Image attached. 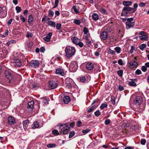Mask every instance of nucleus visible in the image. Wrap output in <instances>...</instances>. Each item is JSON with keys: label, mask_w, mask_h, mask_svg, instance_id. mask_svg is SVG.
<instances>
[{"label": "nucleus", "mask_w": 149, "mask_h": 149, "mask_svg": "<svg viewBox=\"0 0 149 149\" xmlns=\"http://www.w3.org/2000/svg\"><path fill=\"white\" fill-rule=\"evenodd\" d=\"M77 45L79 46L80 47H82L84 46V44L82 42H80V41L79 42V43L78 44L76 45Z\"/></svg>", "instance_id": "4d7b16f0"}, {"label": "nucleus", "mask_w": 149, "mask_h": 149, "mask_svg": "<svg viewBox=\"0 0 149 149\" xmlns=\"http://www.w3.org/2000/svg\"><path fill=\"white\" fill-rule=\"evenodd\" d=\"M81 6V5L80 4H77L75 5L74 6L72 9V11H74L73 13L78 14L80 13L79 7Z\"/></svg>", "instance_id": "9d476101"}, {"label": "nucleus", "mask_w": 149, "mask_h": 149, "mask_svg": "<svg viewBox=\"0 0 149 149\" xmlns=\"http://www.w3.org/2000/svg\"><path fill=\"white\" fill-rule=\"evenodd\" d=\"M90 131V130L87 129L86 130H84L82 131V132L84 134H86L89 132Z\"/></svg>", "instance_id": "6e6d98bb"}, {"label": "nucleus", "mask_w": 149, "mask_h": 149, "mask_svg": "<svg viewBox=\"0 0 149 149\" xmlns=\"http://www.w3.org/2000/svg\"><path fill=\"white\" fill-rule=\"evenodd\" d=\"M111 122L110 120L109 119H108L106 120L104 122V123L106 125H108L110 124Z\"/></svg>", "instance_id": "680f3d73"}, {"label": "nucleus", "mask_w": 149, "mask_h": 149, "mask_svg": "<svg viewBox=\"0 0 149 149\" xmlns=\"http://www.w3.org/2000/svg\"><path fill=\"white\" fill-rule=\"evenodd\" d=\"M91 77L89 75L87 74L84 77H82L80 78V81L83 83L87 82L90 80Z\"/></svg>", "instance_id": "9b49d317"}, {"label": "nucleus", "mask_w": 149, "mask_h": 149, "mask_svg": "<svg viewBox=\"0 0 149 149\" xmlns=\"http://www.w3.org/2000/svg\"><path fill=\"white\" fill-rule=\"evenodd\" d=\"M139 38L141 40H142L147 41L148 40V37H144L143 36H139Z\"/></svg>", "instance_id": "58836bf2"}, {"label": "nucleus", "mask_w": 149, "mask_h": 149, "mask_svg": "<svg viewBox=\"0 0 149 149\" xmlns=\"http://www.w3.org/2000/svg\"><path fill=\"white\" fill-rule=\"evenodd\" d=\"M146 140L145 139H142L141 141V144L143 145H145L146 143Z\"/></svg>", "instance_id": "69168bd1"}, {"label": "nucleus", "mask_w": 149, "mask_h": 149, "mask_svg": "<svg viewBox=\"0 0 149 149\" xmlns=\"http://www.w3.org/2000/svg\"><path fill=\"white\" fill-rule=\"evenodd\" d=\"M33 17L32 15H30L28 17V22L29 24H31L33 21Z\"/></svg>", "instance_id": "2f4dec72"}, {"label": "nucleus", "mask_w": 149, "mask_h": 149, "mask_svg": "<svg viewBox=\"0 0 149 149\" xmlns=\"http://www.w3.org/2000/svg\"><path fill=\"white\" fill-rule=\"evenodd\" d=\"M132 2L130 1H124L123 2V4L125 6H128L132 4Z\"/></svg>", "instance_id": "c85d7f7f"}, {"label": "nucleus", "mask_w": 149, "mask_h": 149, "mask_svg": "<svg viewBox=\"0 0 149 149\" xmlns=\"http://www.w3.org/2000/svg\"><path fill=\"white\" fill-rule=\"evenodd\" d=\"M56 74H59L62 76H63L64 75V72L63 70L60 68L56 69Z\"/></svg>", "instance_id": "a211bd4d"}, {"label": "nucleus", "mask_w": 149, "mask_h": 149, "mask_svg": "<svg viewBox=\"0 0 149 149\" xmlns=\"http://www.w3.org/2000/svg\"><path fill=\"white\" fill-rule=\"evenodd\" d=\"M63 100L65 104H68L70 101V97L68 96H66L63 97Z\"/></svg>", "instance_id": "5701e85b"}, {"label": "nucleus", "mask_w": 149, "mask_h": 149, "mask_svg": "<svg viewBox=\"0 0 149 149\" xmlns=\"http://www.w3.org/2000/svg\"><path fill=\"white\" fill-rule=\"evenodd\" d=\"M94 114L95 116L98 117L100 115V112L99 110H97L95 112Z\"/></svg>", "instance_id": "8fccbe9b"}, {"label": "nucleus", "mask_w": 149, "mask_h": 149, "mask_svg": "<svg viewBox=\"0 0 149 149\" xmlns=\"http://www.w3.org/2000/svg\"><path fill=\"white\" fill-rule=\"evenodd\" d=\"M29 123V120H26L23 122V125L24 129L27 128Z\"/></svg>", "instance_id": "cd10ccee"}, {"label": "nucleus", "mask_w": 149, "mask_h": 149, "mask_svg": "<svg viewBox=\"0 0 149 149\" xmlns=\"http://www.w3.org/2000/svg\"><path fill=\"white\" fill-rule=\"evenodd\" d=\"M139 35H141V36H143L144 37H148V36L146 34V33L143 31H142L140 32L139 33Z\"/></svg>", "instance_id": "e433bc0d"}, {"label": "nucleus", "mask_w": 149, "mask_h": 149, "mask_svg": "<svg viewBox=\"0 0 149 149\" xmlns=\"http://www.w3.org/2000/svg\"><path fill=\"white\" fill-rule=\"evenodd\" d=\"M39 126V123L37 122H34L32 125L31 127L33 129H35L38 128Z\"/></svg>", "instance_id": "393cba45"}, {"label": "nucleus", "mask_w": 149, "mask_h": 149, "mask_svg": "<svg viewBox=\"0 0 149 149\" xmlns=\"http://www.w3.org/2000/svg\"><path fill=\"white\" fill-rule=\"evenodd\" d=\"M88 30L86 27H84V34L86 35V36H87L88 35H90L88 33Z\"/></svg>", "instance_id": "473e14b6"}, {"label": "nucleus", "mask_w": 149, "mask_h": 149, "mask_svg": "<svg viewBox=\"0 0 149 149\" xmlns=\"http://www.w3.org/2000/svg\"><path fill=\"white\" fill-rule=\"evenodd\" d=\"M49 16L52 17L53 16L54 14V13L53 11L51 10H49Z\"/></svg>", "instance_id": "5fc2aeb1"}, {"label": "nucleus", "mask_w": 149, "mask_h": 149, "mask_svg": "<svg viewBox=\"0 0 149 149\" xmlns=\"http://www.w3.org/2000/svg\"><path fill=\"white\" fill-rule=\"evenodd\" d=\"M71 40L72 42L76 45L78 44L80 41L79 39L75 37H72L71 38Z\"/></svg>", "instance_id": "aec40b11"}, {"label": "nucleus", "mask_w": 149, "mask_h": 149, "mask_svg": "<svg viewBox=\"0 0 149 149\" xmlns=\"http://www.w3.org/2000/svg\"><path fill=\"white\" fill-rule=\"evenodd\" d=\"M118 63L120 65H123V63L122 60L121 59H119L118 61Z\"/></svg>", "instance_id": "338daca9"}, {"label": "nucleus", "mask_w": 149, "mask_h": 149, "mask_svg": "<svg viewBox=\"0 0 149 149\" xmlns=\"http://www.w3.org/2000/svg\"><path fill=\"white\" fill-rule=\"evenodd\" d=\"M141 70L139 69L136 70L135 72V73L136 74L139 75L141 74Z\"/></svg>", "instance_id": "e2e57ef3"}, {"label": "nucleus", "mask_w": 149, "mask_h": 149, "mask_svg": "<svg viewBox=\"0 0 149 149\" xmlns=\"http://www.w3.org/2000/svg\"><path fill=\"white\" fill-rule=\"evenodd\" d=\"M7 11L6 7L3 6H0V14L2 17L6 16Z\"/></svg>", "instance_id": "1a4fd4ad"}, {"label": "nucleus", "mask_w": 149, "mask_h": 149, "mask_svg": "<svg viewBox=\"0 0 149 149\" xmlns=\"http://www.w3.org/2000/svg\"><path fill=\"white\" fill-rule=\"evenodd\" d=\"M125 28L127 29H129L135 25L134 22L133 21V19L131 17L128 18L127 19V21L125 23Z\"/></svg>", "instance_id": "f03ea898"}, {"label": "nucleus", "mask_w": 149, "mask_h": 149, "mask_svg": "<svg viewBox=\"0 0 149 149\" xmlns=\"http://www.w3.org/2000/svg\"><path fill=\"white\" fill-rule=\"evenodd\" d=\"M66 86L68 88H71L74 84L72 79L70 78H67L65 80Z\"/></svg>", "instance_id": "423d86ee"}, {"label": "nucleus", "mask_w": 149, "mask_h": 149, "mask_svg": "<svg viewBox=\"0 0 149 149\" xmlns=\"http://www.w3.org/2000/svg\"><path fill=\"white\" fill-rule=\"evenodd\" d=\"M92 17L93 19L95 21L99 19L98 15L96 13L93 14L92 15Z\"/></svg>", "instance_id": "c756f323"}, {"label": "nucleus", "mask_w": 149, "mask_h": 149, "mask_svg": "<svg viewBox=\"0 0 149 149\" xmlns=\"http://www.w3.org/2000/svg\"><path fill=\"white\" fill-rule=\"evenodd\" d=\"M8 122L9 124L12 125L15 123V120L13 117L10 116L8 118Z\"/></svg>", "instance_id": "dca6fc26"}, {"label": "nucleus", "mask_w": 149, "mask_h": 149, "mask_svg": "<svg viewBox=\"0 0 149 149\" xmlns=\"http://www.w3.org/2000/svg\"><path fill=\"white\" fill-rule=\"evenodd\" d=\"M109 53L111 54L112 55H115V52L113 50H111V49H109L108 51Z\"/></svg>", "instance_id": "603ef678"}, {"label": "nucleus", "mask_w": 149, "mask_h": 149, "mask_svg": "<svg viewBox=\"0 0 149 149\" xmlns=\"http://www.w3.org/2000/svg\"><path fill=\"white\" fill-rule=\"evenodd\" d=\"M141 70L144 72H145L147 70V68L146 66H143L142 67Z\"/></svg>", "instance_id": "052dcab7"}, {"label": "nucleus", "mask_w": 149, "mask_h": 149, "mask_svg": "<svg viewBox=\"0 0 149 149\" xmlns=\"http://www.w3.org/2000/svg\"><path fill=\"white\" fill-rule=\"evenodd\" d=\"M111 102L112 103V104H114L115 103V97L113 96H112L111 97Z\"/></svg>", "instance_id": "79ce46f5"}, {"label": "nucleus", "mask_w": 149, "mask_h": 149, "mask_svg": "<svg viewBox=\"0 0 149 149\" xmlns=\"http://www.w3.org/2000/svg\"><path fill=\"white\" fill-rule=\"evenodd\" d=\"M136 9L134 10L133 8L129 7L128 6L124 7L122 10L123 11H126L127 12H130V13H134Z\"/></svg>", "instance_id": "4468645a"}, {"label": "nucleus", "mask_w": 149, "mask_h": 149, "mask_svg": "<svg viewBox=\"0 0 149 149\" xmlns=\"http://www.w3.org/2000/svg\"><path fill=\"white\" fill-rule=\"evenodd\" d=\"M99 10V11H100L103 14H105L106 13V10L104 8L101 7L100 8Z\"/></svg>", "instance_id": "a18cd8bd"}, {"label": "nucleus", "mask_w": 149, "mask_h": 149, "mask_svg": "<svg viewBox=\"0 0 149 149\" xmlns=\"http://www.w3.org/2000/svg\"><path fill=\"white\" fill-rule=\"evenodd\" d=\"M52 134L55 135H57L59 134L58 130H54L52 131Z\"/></svg>", "instance_id": "de8ad7c7"}, {"label": "nucleus", "mask_w": 149, "mask_h": 149, "mask_svg": "<svg viewBox=\"0 0 149 149\" xmlns=\"http://www.w3.org/2000/svg\"><path fill=\"white\" fill-rule=\"evenodd\" d=\"M114 49L118 54H119L120 52L121 49L119 47H115Z\"/></svg>", "instance_id": "a19ab883"}, {"label": "nucleus", "mask_w": 149, "mask_h": 149, "mask_svg": "<svg viewBox=\"0 0 149 149\" xmlns=\"http://www.w3.org/2000/svg\"><path fill=\"white\" fill-rule=\"evenodd\" d=\"M123 70H120L118 71L117 74L120 77H121L123 76Z\"/></svg>", "instance_id": "c03bdc74"}, {"label": "nucleus", "mask_w": 149, "mask_h": 149, "mask_svg": "<svg viewBox=\"0 0 149 149\" xmlns=\"http://www.w3.org/2000/svg\"><path fill=\"white\" fill-rule=\"evenodd\" d=\"M90 37V35H88L86 36V37L85 38L86 39L85 42L87 45H90L91 44V41L89 39Z\"/></svg>", "instance_id": "a878e982"}, {"label": "nucleus", "mask_w": 149, "mask_h": 149, "mask_svg": "<svg viewBox=\"0 0 149 149\" xmlns=\"http://www.w3.org/2000/svg\"><path fill=\"white\" fill-rule=\"evenodd\" d=\"M65 56L68 58H70L74 55L76 50L74 47L70 46H67L65 49Z\"/></svg>", "instance_id": "f257e3e1"}, {"label": "nucleus", "mask_w": 149, "mask_h": 149, "mask_svg": "<svg viewBox=\"0 0 149 149\" xmlns=\"http://www.w3.org/2000/svg\"><path fill=\"white\" fill-rule=\"evenodd\" d=\"M20 18L21 20L23 22H24L25 21V19L24 17L22 15H21L20 16Z\"/></svg>", "instance_id": "13d9d810"}, {"label": "nucleus", "mask_w": 149, "mask_h": 149, "mask_svg": "<svg viewBox=\"0 0 149 149\" xmlns=\"http://www.w3.org/2000/svg\"><path fill=\"white\" fill-rule=\"evenodd\" d=\"M70 126L69 125H67L63 127L59 131V133L61 134H68L69 132Z\"/></svg>", "instance_id": "39448f33"}, {"label": "nucleus", "mask_w": 149, "mask_h": 149, "mask_svg": "<svg viewBox=\"0 0 149 149\" xmlns=\"http://www.w3.org/2000/svg\"><path fill=\"white\" fill-rule=\"evenodd\" d=\"M40 63L38 60H32L30 62V65L33 68H36L39 67Z\"/></svg>", "instance_id": "6e6552de"}, {"label": "nucleus", "mask_w": 149, "mask_h": 149, "mask_svg": "<svg viewBox=\"0 0 149 149\" xmlns=\"http://www.w3.org/2000/svg\"><path fill=\"white\" fill-rule=\"evenodd\" d=\"M57 86V83L54 81H50L49 82V86L51 89H54L56 88Z\"/></svg>", "instance_id": "ddd939ff"}, {"label": "nucleus", "mask_w": 149, "mask_h": 149, "mask_svg": "<svg viewBox=\"0 0 149 149\" xmlns=\"http://www.w3.org/2000/svg\"><path fill=\"white\" fill-rule=\"evenodd\" d=\"M146 45L143 44L140 46L139 48L141 50H143L144 48H146Z\"/></svg>", "instance_id": "37998d69"}, {"label": "nucleus", "mask_w": 149, "mask_h": 149, "mask_svg": "<svg viewBox=\"0 0 149 149\" xmlns=\"http://www.w3.org/2000/svg\"><path fill=\"white\" fill-rule=\"evenodd\" d=\"M77 63L76 61H74L70 64L69 68V70L71 72H75L77 70Z\"/></svg>", "instance_id": "20e7f679"}, {"label": "nucleus", "mask_w": 149, "mask_h": 149, "mask_svg": "<svg viewBox=\"0 0 149 149\" xmlns=\"http://www.w3.org/2000/svg\"><path fill=\"white\" fill-rule=\"evenodd\" d=\"M40 99L44 104H45L48 103V101L45 97L41 98Z\"/></svg>", "instance_id": "f704fd0d"}, {"label": "nucleus", "mask_w": 149, "mask_h": 149, "mask_svg": "<svg viewBox=\"0 0 149 149\" xmlns=\"http://www.w3.org/2000/svg\"><path fill=\"white\" fill-rule=\"evenodd\" d=\"M86 67L88 70H91L94 68V65L91 63H88L86 64Z\"/></svg>", "instance_id": "412c9836"}, {"label": "nucleus", "mask_w": 149, "mask_h": 149, "mask_svg": "<svg viewBox=\"0 0 149 149\" xmlns=\"http://www.w3.org/2000/svg\"><path fill=\"white\" fill-rule=\"evenodd\" d=\"M32 36H33V34L31 33L29 31H27V32L26 35V37L27 38H29L30 37H31Z\"/></svg>", "instance_id": "3c124183"}, {"label": "nucleus", "mask_w": 149, "mask_h": 149, "mask_svg": "<svg viewBox=\"0 0 149 149\" xmlns=\"http://www.w3.org/2000/svg\"><path fill=\"white\" fill-rule=\"evenodd\" d=\"M138 65L137 62L135 60H132L128 63V66L130 68H133L136 67Z\"/></svg>", "instance_id": "f8f14e48"}, {"label": "nucleus", "mask_w": 149, "mask_h": 149, "mask_svg": "<svg viewBox=\"0 0 149 149\" xmlns=\"http://www.w3.org/2000/svg\"><path fill=\"white\" fill-rule=\"evenodd\" d=\"M134 103L136 105H140L143 102L142 97L140 96H137L134 99Z\"/></svg>", "instance_id": "0eeeda50"}, {"label": "nucleus", "mask_w": 149, "mask_h": 149, "mask_svg": "<svg viewBox=\"0 0 149 149\" xmlns=\"http://www.w3.org/2000/svg\"><path fill=\"white\" fill-rule=\"evenodd\" d=\"M52 33L50 32L47 34L45 37L43 38V40L47 42H49L50 41L51 39V37L52 36Z\"/></svg>", "instance_id": "f3484780"}, {"label": "nucleus", "mask_w": 149, "mask_h": 149, "mask_svg": "<svg viewBox=\"0 0 149 149\" xmlns=\"http://www.w3.org/2000/svg\"><path fill=\"white\" fill-rule=\"evenodd\" d=\"M34 102L33 101H31L29 102L28 103L27 108L30 109H32L33 107Z\"/></svg>", "instance_id": "4be33fe9"}, {"label": "nucleus", "mask_w": 149, "mask_h": 149, "mask_svg": "<svg viewBox=\"0 0 149 149\" xmlns=\"http://www.w3.org/2000/svg\"><path fill=\"white\" fill-rule=\"evenodd\" d=\"M137 79H131V81H130L128 83V85L129 86H136V84L134 81H136Z\"/></svg>", "instance_id": "6ab92c4d"}, {"label": "nucleus", "mask_w": 149, "mask_h": 149, "mask_svg": "<svg viewBox=\"0 0 149 149\" xmlns=\"http://www.w3.org/2000/svg\"><path fill=\"white\" fill-rule=\"evenodd\" d=\"M11 63L15 67H19L22 65L20 60L17 57L14 58L13 59Z\"/></svg>", "instance_id": "7ed1b4c3"}, {"label": "nucleus", "mask_w": 149, "mask_h": 149, "mask_svg": "<svg viewBox=\"0 0 149 149\" xmlns=\"http://www.w3.org/2000/svg\"><path fill=\"white\" fill-rule=\"evenodd\" d=\"M75 132L74 131H71L69 134V138H72L73 136L75 134Z\"/></svg>", "instance_id": "ea45409f"}, {"label": "nucleus", "mask_w": 149, "mask_h": 149, "mask_svg": "<svg viewBox=\"0 0 149 149\" xmlns=\"http://www.w3.org/2000/svg\"><path fill=\"white\" fill-rule=\"evenodd\" d=\"M61 26V24L59 23H57L56 25V29L57 30L60 29Z\"/></svg>", "instance_id": "864d4df0"}, {"label": "nucleus", "mask_w": 149, "mask_h": 149, "mask_svg": "<svg viewBox=\"0 0 149 149\" xmlns=\"http://www.w3.org/2000/svg\"><path fill=\"white\" fill-rule=\"evenodd\" d=\"M108 104L106 103L102 104L100 106V108L101 109H102L106 107H107Z\"/></svg>", "instance_id": "c9c22d12"}, {"label": "nucleus", "mask_w": 149, "mask_h": 149, "mask_svg": "<svg viewBox=\"0 0 149 149\" xmlns=\"http://www.w3.org/2000/svg\"><path fill=\"white\" fill-rule=\"evenodd\" d=\"M96 106H91L90 108L88 109L87 110V111L88 112H90L92 111L94 109H96Z\"/></svg>", "instance_id": "72a5a7b5"}, {"label": "nucleus", "mask_w": 149, "mask_h": 149, "mask_svg": "<svg viewBox=\"0 0 149 149\" xmlns=\"http://www.w3.org/2000/svg\"><path fill=\"white\" fill-rule=\"evenodd\" d=\"M15 9L16 10L17 13H18L21 11V8L20 7L17 6L15 8Z\"/></svg>", "instance_id": "09e8293b"}, {"label": "nucleus", "mask_w": 149, "mask_h": 149, "mask_svg": "<svg viewBox=\"0 0 149 149\" xmlns=\"http://www.w3.org/2000/svg\"><path fill=\"white\" fill-rule=\"evenodd\" d=\"M48 25L53 27H55L56 26V23L55 22L51 20L48 21L46 22Z\"/></svg>", "instance_id": "b1692460"}, {"label": "nucleus", "mask_w": 149, "mask_h": 149, "mask_svg": "<svg viewBox=\"0 0 149 149\" xmlns=\"http://www.w3.org/2000/svg\"><path fill=\"white\" fill-rule=\"evenodd\" d=\"M81 121H79L77 123V125L78 127H80L81 124Z\"/></svg>", "instance_id": "774afa93"}, {"label": "nucleus", "mask_w": 149, "mask_h": 149, "mask_svg": "<svg viewBox=\"0 0 149 149\" xmlns=\"http://www.w3.org/2000/svg\"><path fill=\"white\" fill-rule=\"evenodd\" d=\"M73 22L77 25H79L81 23L80 21L77 19H75L74 21Z\"/></svg>", "instance_id": "49530a36"}, {"label": "nucleus", "mask_w": 149, "mask_h": 149, "mask_svg": "<svg viewBox=\"0 0 149 149\" xmlns=\"http://www.w3.org/2000/svg\"><path fill=\"white\" fill-rule=\"evenodd\" d=\"M65 125V124H62L61 123H59L57 125V127H58V128L60 129L62 127Z\"/></svg>", "instance_id": "bf43d9fd"}, {"label": "nucleus", "mask_w": 149, "mask_h": 149, "mask_svg": "<svg viewBox=\"0 0 149 149\" xmlns=\"http://www.w3.org/2000/svg\"><path fill=\"white\" fill-rule=\"evenodd\" d=\"M47 147L49 148H53L56 147V144L55 143H50L47 145Z\"/></svg>", "instance_id": "4c0bfd02"}, {"label": "nucleus", "mask_w": 149, "mask_h": 149, "mask_svg": "<svg viewBox=\"0 0 149 149\" xmlns=\"http://www.w3.org/2000/svg\"><path fill=\"white\" fill-rule=\"evenodd\" d=\"M108 37V35L107 32L103 31L100 34V37L102 40H106Z\"/></svg>", "instance_id": "2eb2a0df"}, {"label": "nucleus", "mask_w": 149, "mask_h": 149, "mask_svg": "<svg viewBox=\"0 0 149 149\" xmlns=\"http://www.w3.org/2000/svg\"><path fill=\"white\" fill-rule=\"evenodd\" d=\"M5 74L6 77L8 79H10L12 77L11 74L9 71L6 70L5 72Z\"/></svg>", "instance_id": "bb28decb"}, {"label": "nucleus", "mask_w": 149, "mask_h": 149, "mask_svg": "<svg viewBox=\"0 0 149 149\" xmlns=\"http://www.w3.org/2000/svg\"><path fill=\"white\" fill-rule=\"evenodd\" d=\"M130 13L127 12L126 11H123L122 10L121 15L122 16H129V14Z\"/></svg>", "instance_id": "7c9ffc66"}, {"label": "nucleus", "mask_w": 149, "mask_h": 149, "mask_svg": "<svg viewBox=\"0 0 149 149\" xmlns=\"http://www.w3.org/2000/svg\"><path fill=\"white\" fill-rule=\"evenodd\" d=\"M146 3H143V2H141L139 4V6L140 7H144L145 6Z\"/></svg>", "instance_id": "0e129e2a"}]
</instances>
